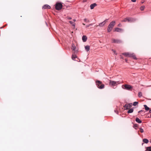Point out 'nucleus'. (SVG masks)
<instances>
[{
  "label": "nucleus",
  "instance_id": "473e14b6",
  "mask_svg": "<svg viewBox=\"0 0 151 151\" xmlns=\"http://www.w3.org/2000/svg\"><path fill=\"white\" fill-rule=\"evenodd\" d=\"M134 127H137V124H135L134 125Z\"/></svg>",
  "mask_w": 151,
  "mask_h": 151
},
{
  "label": "nucleus",
  "instance_id": "6ab92c4d",
  "mask_svg": "<svg viewBox=\"0 0 151 151\" xmlns=\"http://www.w3.org/2000/svg\"><path fill=\"white\" fill-rule=\"evenodd\" d=\"M143 141L146 144H147L148 142L149 141L148 139H143Z\"/></svg>",
  "mask_w": 151,
  "mask_h": 151
},
{
  "label": "nucleus",
  "instance_id": "a878e982",
  "mask_svg": "<svg viewBox=\"0 0 151 151\" xmlns=\"http://www.w3.org/2000/svg\"><path fill=\"white\" fill-rule=\"evenodd\" d=\"M138 104V102H134L133 104V105L134 106H136L137 104Z\"/></svg>",
  "mask_w": 151,
  "mask_h": 151
},
{
  "label": "nucleus",
  "instance_id": "423d86ee",
  "mask_svg": "<svg viewBox=\"0 0 151 151\" xmlns=\"http://www.w3.org/2000/svg\"><path fill=\"white\" fill-rule=\"evenodd\" d=\"M133 19L132 18H127L124 19L122 21V22H130L133 21Z\"/></svg>",
  "mask_w": 151,
  "mask_h": 151
},
{
  "label": "nucleus",
  "instance_id": "f8f14e48",
  "mask_svg": "<svg viewBox=\"0 0 151 151\" xmlns=\"http://www.w3.org/2000/svg\"><path fill=\"white\" fill-rule=\"evenodd\" d=\"M115 31L117 32H121L123 31V29H122L116 27L115 28Z\"/></svg>",
  "mask_w": 151,
  "mask_h": 151
},
{
  "label": "nucleus",
  "instance_id": "412c9836",
  "mask_svg": "<svg viewBox=\"0 0 151 151\" xmlns=\"http://www.w3.org/2000/svg\"><path fill=\"white\" fill-rule=\"evenodd\" d=\"M144 106L145 109L146 110L148 111L149 110V109H150L148 107H147V106L146 105H144Z\"/></svg>",
  "mask_w": 151,
  "mask_h": 151
},
{
  "label": "nucleus",
  "instance_id": "7c9ffc66",
  "mask_svg": "<svg viewBox=\"0 0 151 151\" xmlns=\"http://www.w3.org/2000/svg\"><path fill=\"white\" fill-rule=\"evenodd\" d=\"M121 26H122L121 24L120 23H119L118 25V26L119 27H121Z\"/></svg>",
  "mask_w": 151,
  "mask_h": 151
},
{
  "label": "nucleus",
  "instance_id": "39448f33",
  "mask_svg": "<svg viewBox=\"0 0 151 151\" xmlns=\"http://www.w3.org/2000/svg\"><path fill=\"white\" fill-rule=\"evenodd\" d=\"M111 42L114 43H120L122 42V41L118 39H112L111 40Z\"/></svg>",
  "mask_w": 151,
  "mask_h": 151
},
{
  "label": "nucleus",
  "instance_id": "2f4dec72",
  "mask_svg": "<svg viewBox=\"0 0 151 151\" xmlns=\"http://www.w3.org/2000/svg\"><path fill=\"white\" fill-rule=\"evenodd\" d=\"M131 1L133 2H135L136 1V0H131Z\"/></svg>",
  "mask_w": 151,
  "mask_h": 151
},
{
  "label": "nucleus",
  "instance_id": "ddd939ff",
  "mask_svg": "<svg viewBox=\"0 0 151 151\" xmlns=\"http://www.w3.org/2000/svg\"><path fill=\"white\" fill-rule=\"evenodd\" d=\"M96 5V3H94L91 5L90 7L91 9H93L94 7Z\"/></svg>",
  "mask_w": 151,
  "mask_h": 151
},
{
  "label": "nucleus",
  "instance_id": "2eb2a0df",
  "mask_svg": "<svg viewBox=\"0 0 151 151\" xmlns=\"http://www.w3.org/2000/svg\"><path fill=\"white\" fill-rule=\"evenodd\" d=\"M76 47L75 45L73 44H72V47H71V49L74 51H75L76 50Z\"/></svg>",
  "mask_w": 151,
  "mask_h": 151
},
{
  "label": "nucleus",
  "instance_id": "c9c22d12",
  "mask_svg": "<svg viewBox=\"0 0 151 151\" xmlns=\"http://www.w3.org/2000/svg\"><path fill=\"white\" fill-rule=\"evenodd\" d=\"M73 21H74V22H76V19H74L73 20Z\"/></svg>",
  "mask_w": 151,
  "mask_h": 151
},
{
  "label": "nucleus",
  "instance_id": "c85d7f7f",
  "mask_svg": "<svg viewBox=\"0 0 151 151\" xmlns=\"http://www.w3.org/2000/svg\"><path fill=\"white\" fill-rule=\"evenodd\" d=\"M139 129L141 133H143L144 132L143 129L142 128H139Z\"/></svg>",
  "mask_w": 151,
  "mask_h": 151
},
{
  "label": "nucleus",
  "instance_id": "20e7f679",
  "mask_svg": "<svg viewBox=\"0 0 151 151\" xmlns=\"http://www.w3.org/2000/svg\"><path fill=\"white\" fill-rule=\"evenodd\" d=\"M62 5L60 3H56L55 6V9L57 10H60L62 8Z\"/></svg>",
  "mask_w": 151,
  "mask_h": 151
},
{
  "label": "nucleus",
  "instance_id": "e433bc0d",
  "mask_svg": "<svg viewBox=\"0 0 151 151\" xmlns=\"http://www.w3.org/2000/svg\"><path fill=\"white\" fill-rule=\"evenodd\" d=\"M89 26L93 25V24H89Z\"/></svg>",
  "mask_w": 151,
  "mask_h": 151
},
{
  "label": "nucleus",
  "instance_id": "7ed1b4c3",
  "mask_svg": "<svg viewBox=\"0 0 151 151\" xmlns=\"http://www.w3.org/2000/svg\"><path fill=\"white\" fill-rule=\"evenodd\" d=\"M120 83L119 81H115L111 80L109 81V84L112 86H115Z\"/></svg>",
  "mask_w": 151,
  "mask_h": 151
},
{
  "label": "nucleus",
  "instance_id": "4468645a",
  "mask_svg": "<svg viewBox=\"0 0 151 151\" xmlns=\"http://www.w3.org/2000/svg\"><path fill=\"white\" fill-rule=\"evenodd\" d=\"M69 22L73 27V28H75V24L74 22H73L72 21H69Z\"/></svg>",
  "mask_w": 151,
  "mask_h": 151
},
{
  "label": "nucleus",
  "instance_id": "f704fd0d",
  "mask_svg": "<svg viewBox=\"0 0 151 151\" xmlns=\"http://www.w3.org/2000/svg\"><path fill=\"white\" fill-rule=\"evenodd\" d=\"M112 50L113 51V52H114V53H116V51H115V50Z\"/></svg>",
  "mask_w": 151,
  "mask_h": 151
},
{
  "label": "nucleus",
  "instance_id": "aec40b11",
  "mask_svg": "<svg viewBox=\"0 0 151 151\" xmlns=\"http://www.w3.org/2000/svg\"><path fill=\"white\" fill-rule=\"evenodd\" d=\"M133 109L132 108H131L129 109L127 111L128 113H132L133 111Z\"/></svg>",
  "mask_w": 151,
  "mask_h": 151
},
{
  "label": "nucleus",
  "instance_id": "c756f323",
  "mask_svg": "<svg viewBox=\"0 0 151 151\" xmlns=\"http://www.w3.org/2000/svg\"><path fill=\"white\" fill-rule=\"evenodd\" d=\"M66 18L67 19H69V20L72 19V18L71 17H66Z\"/></svg>",
  "mask_w": 151,
  "mask_h": 151
},
{
  "label": "nucleus",
  "instance_id": "f257e3e1",
  "mask_svg": "<svg viewBox=\"0 0 151 151\" xmlns=\"http://www.w3.org/2000/svg\"><path fill=\"white\" fill-rule=\"evenodd\" d=\"M116 22L115 21H112L110 23L107 28V31L108 32H110L112 30Z\"/></svg>",
  "mask_w": 151,
  "mask_h": 151
},
{
  "label": "nucleus",
  "instance_id": "f03ea898",
  "mask_svg": "<svg viewBox=\"0 0 151 151\" xmlns=\"http://www.w3.org/2000/svg\"><path fill=\"white\" fill-rule=\"evenodd\" d=\"M96 85L98 88L101 89L104 88V84H102V82L100 81L97 80L96 82Z\"/></svg>",
  "mask_w": 151,
  "mask_h": 151
},
{
  "label": "nucleus",
  "instance_id": "dca6fc26",
  "mask_svg": "<svg viewBox=\"0 0 151 151\" xmlns=\"http://www.w3.org/2000/svg\"><path fill=\"white\" fill-rule=\"evenodd\" d=\"M82 40L84 42H86L87 39V37L86 36H83L82 38Z\"/></svg>",
  "mask_w": 151,
  "mask_h": 151
},
{
  "label": "nucleus",
  "instance_id": "72a5a7b5",
  "mask_svg": "<svg viewBox=\"0 0 151 151\" xmlns=\"http://www.w3.org/2000/svg\"><path fill=\"white\" fill-rule=\"evenodd\" d=\"M89 26H90L89 25H86V28H87V27H88Z\"/></svg>",
  "mask_w": 151,
  "mask_h": 151
},
{
  "label": "nucleus",
  "instance_id": "4be33fe9",
  "mask_svg": "<svg viewBox=\"0 0 151 151\" xmlns=\"http://www.w3.org/2000/svg\"><path fill=\"white\" fill-rule=\"evenodd\" d=\"M131 57L132 58L134 59H137V58H136L135 55L134 53H133L132 57Z\"/></svg>",
  "mask_w": 151,
  "mask_h": 151
},
{
  "label": "nucleus",
  "instance_id": "5701e85b",
  "mask_svg": "<svg viewBox=\"0 0 151 151\" xmlns=\"http://www.w3.org/2000/svg\"><path fill=\"white\" fill-rule=\"evenodd\" d=\"M146 151H151V147H148L147 148Z\"/></svg>",
  "mask_w": 151,
  "mask_h": 151
},
{
  "label": "nucleus",
  "instance_id": "f3484780",
  "mask_svg": "<svg viewBox=\"0 0 151 151\" xmlns=\"http://www.w3.org/2000/svg\"><path fill=\"white\" fill-rule=\"evenodd\" d=\"M135 121L138 123H140L142 122V121L140 120L139 118H136Z\"/></svg>",
  "mask_w": 151,
  "mask_h": 151
},
{
  "label": "nucleus",
  "instance_id": "bb28decb",
  "mask_svg": "<svg viewBox=\"0 0 151 151\" xmlns=\"http://www.w3.org/2000/svg\"><path fill=\"white\" fill-rule=\"evenodd\" d=\"M84 21L86 22H90L89 20L86 18L84 19Z\"/></svg>",
  "mask_w": 151,
  "mask_h": 151
},
{
  "label": "nucleus",
  "instance_id": "58836bf2",
  "mask_svg": "<svg viewBox=\"0 0 151 151\" xmlns=\"http://www.w3.org/2000/svg\"><path fill=\"white\" fill-rule=\"evenodd\" d=\"M125 61H126V62H127V59H125Z\"/></svg>",
  "mask_w": 151,
  "mask_h": 151
},
{
  "label": "nucleus",
  "instance_id": "79ce46f5",
  "mask_svg": "<svg viewBox=\"0 0 151 151\" xmlns=\"http://www.w3.org/2000/svg\"><path fill=\"white\" fill-rule=\"evenodd\" d=\"M124 86V85H122V88H123V86Z\"/></svg>",
  "mask_w": 151,
  "mask_h": 151
},
{
  "label": "nucleus",
  "instance_id": "4c0bfd02",
  "mask_svg": "<svg viewBox=\"0 0 151 151\" xmlns=\"http://www.w3.org/2000/svg\"><path fill=\"white\" fill-rule=\"evenodd\" d=\"M142 110H141L138 111V113H140V112L142 111Z\"/></svg>",
  "mask_w": 151,
  "mask_h": 151
},
{
  "label": "nucleus",
  "instance_id": "1a4fd4ad",
  "mask_svg": "<svg viewBox=\"0 0 151 151\" xmlns=\"http://www.w3.org/2000/svg\"><path fill=\"white\" fill-rule=\"evenodd\" d=\"M124 86L125 87V88L128 90H129L132 88V87L129 85L125 84L124 85Z\"/></svg>",
  "mask_w": 151,
  "mask_h": 151
},
{
  "label": "nucleus",
  "instance_id": "b1692460",
  "mask_svg": "<svg viewBox=\"0 0 151 151\" xmlns=\"http://www.w3.org/2000/svg\"><path fill=\"white\" fill-rule=\"evenodd\" d=\"M77 58V56L75 55H73L72 56V58L73 60H74V59H75Z\"/></svg>",
  "mask_w": 151,
  "mask_h": 151
},
{
  "label": "nucleus",
  "instance_id": "9d476101",
  "mask_svg": "<svg viewBox=\"0 0 151 151\" xmlns=\"http://www.w3.org/2000/svg\"><path fill=\"white\" fill-rule=\"evenodd\" d=\"M50 6L47 4H45L42 7L43 9H50Z\"/></svg>",
  "mask_w": 151,
  "mask_h": 151
},
{
  "label": "nucleus",
  "instance_id": "a19ab883",
  "mask_svg": "<svg viewBox=\"0 0 151 151\" xmlns=\"http://www.w3.org/2000/svg\"><path fill=\"white\" fill-rule=\"evenodd\" d=\"M83 25H85V24H84V23H83Z\"/></svg>",
  "mask_w": 151,
  "mask_h": 151
},
{
  "label": "nucleus",
  "instance_id": "393cba45",
  "mask_svg": "<svg viewBox=\"0 0 151 151\" xmlns=\"http://www.w3.org/2000/svg\"><path fill=\"white\" fill-rule=\"evenodd\" d=\"M145 8V6H143L140 7V9L141 11H143L144 10Z\"/></svg>",
  "mask_w": 151,
  "mask_h": 151
},
{
  "label": "nucleus",
  "instance_id": "0eeeda50",
  "mask_svg": "<svg viewBox=\"0 0 151 151\" xmlns=\"http://www.w3.org/2000/svg\"><path fill=\"white\" fill-rule=\"evenodd\" d=\"M132 106V104L129 103L128 104H125L124 107L125 109L127 110L130 109Z\"/></svg>",
  "mask_w": 151,
  "mask_h": 151
},
{
  "label": "nucleus",
  "instance_id": "6e6552de",
  "mask_svg": "<svg viewBox=\"0 0 151 151\" xmlns=\"http://www.w3.org/2000/svg\"><path fill=\"white\" fill-rule=\"evenodd\" d=\"M122 54L126 57H132L133 53H131L129 52H126Z\"/></svg>",
  "mask_w": 151,
  "mask_h": 151
},
{
  "label": "nucleus",
  "instance_id": "37998d69",
  "mask_svg": "<svg viewBox=\"0 0 151 151\" xmlns=\"http://www.w3.org/2000/svg\"><path fill=\"white\" fill-rule=\"evenodd\" d=\"M150 116H151V115H150Z\"/></svg>",
  "mask_w": 151,
  "mask_h": 151
},
{
  "label": "nucleus",
  "instance_id": "a211bd4d",
  "mask_svg": "<svg viewBox=\"0 0 151 151\" xmlns=\"http://www.w3.org/2000/svg\"><path fill=\"white\" fill-rule=\"evenodd\" d=\"M85 48V50L88 52V51L90 50V46L88 45L86 46Z\"/></svg>",
  "mask_w": 151,
  "mask_h": 151
},
{
  "label": "nucleus",
  "instance_id": "ea45409f",
  "mask_svg": "<svg viewBox=\"0 0 151 151\" xmlns=\"http://www.w3.org/2000/svg\"><path fill=\"white\" fill-rule=\"evenodd\" d=\"M150 113H151V110L150 111Z\"/></svg>",
  "mask_w": 151,
  "mask_h": 151
},
{
  "label": "nucleus",
  "instance_id": "9b49d317",
  "mask_svg": "<svg viewBox=\"0 0 151 151\" xmlns=\"http://www.w3.org/2000/svg\"><path fill=\"white\" fill-rule=\"evenodd\" d=\"M107 20V19H106L104 22L100 23L99 26L100 27H103L105 24Z\"/></svg>",
  "mask_w": 151,
  "mask_h": 151
},
{
  "label": "nucleus",
  "instance_id": "cd10ccee",
  "mask_svg": "<svg viewBox=\"0 0 151 151\" xmlns=\"http://www.w3.org/2000/svg\"><path fill=\"white\" fill-rule=\"evenodd\" d=\"M142 93L141 92H139L138 93V96L139 97H140L142 96Z\"/></svg>",
  "mask_w": 151,
  "mask_h": 151
}]
</instances>
